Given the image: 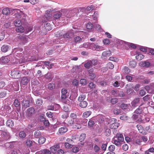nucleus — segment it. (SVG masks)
<instances>
[{
    "label": "nucleus",
    "mask_w": 154,
    "mask_h": 154,
    "mask_svg": "<svg viewBox=\"0 0 154 154\" xmlns=\"http://www.w3.org/2000/svg\"><path fill=\"white\" fill-rule=\"evenodd\" d=\"M123 71L125 74H127L130 71V69L127 67L125 66L122 69Z\"/></svg>",
    "instance_id": "49530a36"
},
{
    "label": "nucleus",
    "mask_w": 154,
    "mask_h": 154,
    "mask_svg": "<svg viewBox=\"0 0 154 154\" xmlns=\"http://www.w3.org/2000/svg\"><path fill=\"white\" fill-rule=\"evenodd\" d=\"M115 149V146L113 145H110L108 147V149L110 152H113Z\"/></svg>",
    "instance_id": "864d4df0"
},
{
    "label": "nucleus",
    "mask_w": 154,
    "mask_h": 154,
    "mask_svg": "<svg viewBox=\"0 0 154 154\" xmlns=\"http://www.w3.org/2000/svg\"><path fill=\"white\" fill-rule=\"evenodd\" d=\"M142 141L140 139H137L134 141V143L135 145H140L141 144Z\"/></svg>",
    "instance_id": "052dcab7"
},
{
    "label": "nucleus",
    "mask_w": 154,
    "mask_h": 154,
    "mask_svg": "<svg viewBox=\"0 0 154 154\" xmlns=\"http://www.w3.org/2000/svg\"><path fill=\"white\" fill-rule=\"evenodd\" d=\"M79 11L78 9L74 8L72 10L69 11H67V13H66V15L65 17H70L74 16L76 13Z\"/></svg>",
    "instance_id": "39448f33"
},
{
    "label": "nucleus",
    "mask_w": 154,
    "mask_h": 154,
    "mask_svg": "<svg viewBox=\"0 0 154 154\" xmlns=\"http://www.w3.org/2000/svg\"><path fill=\"white\" fill-rule=\"evenodd\" d=\"M89 43H85L83 45H81L79 46V48H84L89 49Z\"/></svg>",
    "instance_id": "f704fd0d"
},
{
    "label": "nucleus",
    "mask_w": 154,
    "mask_h": 154,
    "mask_svg": "<svg viewBox=\"0 0 154 154\" xmlns=\"http://www.w3.org/2000/svg\"><path fill=\"white\" fill-rule=\"evenodd\" d=\"M140 66L142 67H148L150 66V63L148 60L142 61L140 63Z\"/></svg>",
    "instance_id": "2eb2a0df"
},
{
    "label": "nucleus",
    "mask_w": 154,
    "mask_h": 154,
    "mask_svg": "<svg viewBox=\"0 0 154 154\" xmlns=\"http://www.w3.org/2000/svg\"><path fill=\"white\" fill-rule=\"evenodd\" d=\"M85 96L84 94L80 95L78 98V100L80 102L84 101L85 98Z\"/></svg>",
    "instance_id": "c756f323"
},
{
    "label": "nucleus",
    "mask_w": 154,
    "mask_h": 154,
    "mask_svg": "<svg viewBox=\"0 0 154 154\" xmlns=\"http://www.w3.org/2000/svg\"><path fill=\"white\" fill-rule=\"evenodd\" d=\"M52 74L50 73H48L45 76V80L47 82H49L52 79Z\"/></svg>",
    "instance_id": "dca6fc26"
},
{
    "label": "nucleus",
    "mask_w": 154,
    "mask_h": 154,
    "mask_svg": "<svg viewBox=\"0 0 154 154\" xmlns=\"http://www.w3.org/2000/svg\"><path fill=\"white\" fill-rule=\"evenodd\" d=\"M143 111V109L141 107L139 106L134 112V113L137 114H141Z\"/></svg>",
    "instance_id": "b1692460"
},
{
    "label": "nucleus",
    "mask_w": 154,
    "mask_h": 154,
    "mask_svg": "<svg viewBox=\"0 0 154 154\" xmlns=\"http://www.w3.org/2000/svg\"><path fill=\"white\" fill-rule=\"evenodd\" d=\"M74 31L72 29L68 31L66 33L63 34V38H71L72 37L74 34Z\"/></svg>",
    "instance_id": "423d86ee"
},
{
    "label": "nucleus",
    "mask_w": 154,
    "mask_h": 154,
    "mask_svg": "<svg viewBox=\"0 0 154 154\" xmlns=\"http://www.w3.org/2000/svg\"><path fill=\"white\" fill-rule=\"evenodd\" d=\"M20 72V74H22L24 75H28L29 74V72L27 70L22 69Z\"/></svg>",
    "instance_id": "5fc2aeb1"
},
{
    "label": "nucleus",
    "mask_w": 154,
    "mask_h": 154,
    "mask_svg": "<svg viewBox=\"0 0 154 154\" xmlns=\"http://www.w3.org/2000/svg\"><path fill=\"white\" fill-rule=\"evenodd\" d=\"M113 112L115 114L118 115L120 113V110L117 108H115L113 110Z\"/></svg>",
    "instance_id": "13d9d810"
},
{
    "label": "nucleus",
    "mask_w": 154,
    "mask_h": 154,
    "mask_svg": "<svg viewBox=\"0 0 154 154\" xmlns=\"http://www.w3.org/2000/svg\"><path fill=\"white\" fill-rule=\"evenodd\" d=\"M20 74V72L13 70L11 71V75L12 78L15 79H17L20 77V75H19Z\"/></svg>",
    "instance_id": "6e6552de"
},
{
    "label": "nucleus",
    "mask_w": 154,
    "mask_h": 154,
    "mask_svg": "<svg viewBox=\"0 0 154 154\" xmlns=\"http://www.w3.org/2000/svg\"><path fill=\"white\" fill-rule=\"evenodd\" d=\"M111 55V52L109 51H104L102 54L103 56H109Z\"/></svg>",
    "instance_id": "7c9ffc66"
},
{
    "label": "nucleus",
    "mask_w": 154,
    "mask_h": 154,
    "mask_svg": "<svg viewBox=\"0 0 154 154\" xmlns=\"http://www.w3.org/2000/svg\"><path fill=\"white\" fill-rule=\"evenodd\" d=\"M94 27L97 30L101 31V30H102L101 27L100 25L94 23Z\"/></svg>",
    "instance_id": "473e14b6"
},
{
    "label": "nucleus",
    "mask_w": 154,
    "mask_h": 154,
    "mask_svg": "<svg viewBox=\"0 0 154 154\" xmlns=\"http://www.w3.org/2000/svg\"><path fill=\"white\" fill-rule=\"evenodd\" d=\"M88 105V103L86 101H82L80 102L79 105L82 108H85Z\"/></svg>",
    "instance_id": "bb28decb"
},
{
    "label": "nucleus",
    "mask_w": 154,
    "mask_h": 154,
    "mask_svg": "<svg viewBox=\"0 0 154 154\" xmlns=\"http://www.w3.org/2000/svg\"><path fill=\"white\" fill-rule=\"evenodd\" d=\"M42 153L43 154H51V152L47 149H45L41 150Z\"/></svg>",
    "instance_id": "58836bf2"
},
{
    "label": "nucleus",
    "mask_w": 154,
    "mask_h": 154,
    "mask_svg": "<svg viewBox=\"0 0 154 154\" xmlns=\"http://www.w3.org/2000/svg\"><path fill=\"white\" fill-rule=\"evenodd\" d=\"M46 139L45 137H41L39 138L38 143L39 144H43L45 141Z\"/></svg>",
    "instance_id": "c85d7f7f"
},
{
    "label": "nucleus",
    "mask_w": 154,
    "mask_h": 154,
    "mask_svg": "<svg viewBox=\"0 0 154 154\" xmlns=\"http://www.w3.org/2000/svg\"><path fill=\"white\" fill-rule=\"evenodd\" d=\"M45 28L47 30L49 31L51 29V27L50 23H46L44 24Z\"/></svg>",
    "instance_id": "5701e85b"
},
{
    "label": "nucleus",
    "mask_w": 154,
    "mask_h": 154,
    "mask_svg": "<svg viewBox=\"0 0 154 154\" xmlns=\"http://www.w3.org/2000/svg\"><path fill=\"white\" fill-rule=\"evenodd\" d=\"M60 148V144H57L50 147L51 152L53 153H55L56 152L57 150Z\"/></svg>",
    "instance_id": "9d476101"
},
{
    "label": "nucleus",
    "mask_w": 154,
    "mask_h": 154,
    "mask_svg": "<svg viewBox=\"0 0 154 154\" xmlns=\"http://www.w3.org/2000/svg\"><path fill=\"white\" fill-rule=\"evenodd\" d=\"M64 146L66 148H71L73 146V145L69 143H66L64 144Z\"/></svg>",
    "instance_id": "680f3d73"
},
{
    "label": "nucleus",
    "mask_w": 154,
    "mask_h": 154,
    "mask_svg": "<svg viewBox=\"0 0 154 154\" xmlns=\"http://www.w3.org/2000/svg\"><path fill=\"white\" fill-rule=\"evenodd\" d=\"M114 144L117 146H121L124 141V138L122 134L117 133L113 139Z\"/></svg>",
    "instance_id": "f257e3e1"
},
{
    "label": "nucleus",
    "mask_w": 154,
    "mask_h": 154,
    "mask_svg": "<svg viewBox=\"0 0 154 154\" xmlns=\"http://www.w3.org/2000/svg\"><path fill=\"white\" fill-rule=\"evenodd\" d=\"M67 10L66 9H63L60 11L56 12L54 14V17L55 19H59L60 17L62 18H64L66 15Z\"/></svg>",
    "instance_id": "f03ea898"
},
{
    "label": "nucleus",
    "mask_w": 154,
    "mask_h": 154,
    "mask_svg": "<svg viewBox=\"0 0 154 154\" xmlns=\"http://www.w3.org/2000/svg\"><path fill=\"white\" fill-rule=\"evenodd\" d=\"M22 105L24 107H28L30 106V101L27 100H23L22 102Z\"/></svg>",
    "instance_id": "f3484780"
},
{
    "label": "nucleus",
    "mask_w": 154,
    "mask_h": 154,
    "mask_svg": "<svg viewBox=\"0 0 154 154\" xmlns=\"http://www.w3.org/2000/svg\"><path fill=\"white\" fill-rule=\"evenodd\" d=\"M7 125L9 127H11L14 126V122L11 120H8L6 122Z\"/></svg>",
    "instance_id": "72a5a7b5"
},
{
    "label": "nucleus",
    "mask_w": 154,
    "mask_h": 154,
    "mask_svg": "<svg viewBox=\"0 0 154 154\" xmlns=\"http://www.w3.org/2000/svg\"><path fill=\"white\" fill-rule=\"evenodd\" d=\"M60 107V106L58 104H54V105H49L47 107V109L48 110H56V108L57 109H59Z\"/></svg>",
    "instance_id": "ddd939ff"
},
{
    "label": "nucleus",
    "mask_w": 154,
    "mask_h": 154,
    "mask_svg": "<svg viewBox=\"0 0 154 154\" xmlns=\"http://www.w3.org/2000/svg\"><path fill=\"white\" fill-rule=\"evenodd\" d=\"M19 136L20 138H23L25 137L26 134L24 131H20L19 133Z\"/></svg>",
    "instance_id": "3c124183"
},
{
    "label": "nucleus",
    "mask_w": 154,
    "mask_h": 154,
    "mask_svg": "<svg viewBox=\"0 0 154 154\" xmlns=\"http://www.w3.org/2000/svg\"><path fill=\"white\" fill-rule=\"evenodd\" d=\"M107 121L108 122V123L109 124L110 123H111L112 122H116L117 121V120L116 119L114 118H111L109 119H108V118L106 119Z\"/></svg>",
    "instance_id": "4d7b16f0"
},
{
    "label": "nucleus",
    "mask_w": 154,
    "mask_h": 154,
    "mask_svg": "<svg viewBox=\"0 0 154 154\" xmlns=\"http://www.w3.org/2000/svg\"><path fill=\"white\" fill-rule=\"evenodd\" d=\"M14 25L16 27L20 26L21 25L22 23L21 21L19 20H15L14 22Z\"/></svg>",
    "instance_id": "a878e982"
},
{
    "label": "nucleus",
    "mask_w": 154,
    "mask_h": 154,
    "mask_svg": "<svg viewBox=\"0 0 154 154\" xmlns=\"http://www.w3.org/2000/svg\"><path fill=\"white\" fill-rule=\"evenodd\" d=\"M103 42L105 45H108L110 42V40L108 38L104 39L103 41Z\"/></svg>",
    "instance_id": "e2e57ef3"
},
{
    "label": "nucleus",
    "mask_w": 154,
    "mask_h": 154,
    "mask_svg": "<svg viewBox=\"0 0 154 154\" xmlns=\"http://www.w3.org/2000/svg\"><path fill=\"white\" fill-rule=\"evenodd\" d=\"M14 104L16 107H18L19 109L20 108V102L18 99H16L14 100Z\"/></svg>",
    "instance_id": "412c9836"
},
{
    "label": "nucleus",
    "mask_w": 154,
    "mask_h": 154,
    "mask_svg": "<svg viewBox=\"0 0 154 154\" xmlns=\"http://www.w3.org/2000/svg\"><path fill=\"white\" fill-rule=\"evenodd\" d=\"M67 131L68 129L66 127H63L60 128L59 129L58 134L59 135H62L64 133L66 132Z\"/></svg>",
    "instance_id": "9b49d317"
},
{
    "label": "nucleus",
    "mask_w": 154,
    "mask_h": 154,
    "mask_svg": "<svg viewBox=\"0 0 154 154\" xmlns=\"http://www.w3.org/2000/svg\"><path fill=\"white\" fill-rule=\"evenodd\" d=\"M144 56L141 54H138L136 56V58L137 60H140L143 59L144 57Z\"/></svg>",
    "instance_id": "de8ad7c7"
},
{
    "label": "nucleus",
    "mask_w": 154,
    "mask_h": 154,
    "mask_svg": "<svg viewBox=\"0 0 154 154\" xmlns=\"http://www.w3.org/2000/svg\"><path fill=\"white\" fill-rule=\"evenodd\" d=\"M140 98L137 97L135 98L131 102V104L132 107H135L138 106V104L140 103Z\"/></svg>",
    "instance_id": "4468645a"
},
{
    "label": "nucleus",
    "mask_w": 154,
    "mask_h": 154,
    "mask_svg": "<svg viewBox=\"0 0 154 154\" xmlns=\"http://www.w3.org/2000/svg\"><path fill=\"white\" fill-rule=\"evenodd\" d=\"M112 104H114L117 103L118 100L116 98H112L110 100Z\"/></svg>",
    "instance_id": "338daca9"
},
{
    "label": "nucleus",
    "mask_w": 154,
    "mask_h": 154,
    "mask_svg": "<svg viewBox=\"0 0 154 154\" xmlns=\"http://www.w3.org/2000/svg\"><path fill=\"white\" fill-rule=\"evenodd\" d=\"M111 132L110 130L108 128H106L105 131V134L106 135H109Z\"/></svg>",
    "instance_id": "774afa93"
},
{
    "label": "nucleus",
    "mask_w": 154,
    "mask_h": 154,
    "mask_svg": "<svg viewBox=\"0 0 154 154\" xmlns=\"http://www.w3.org/2000/svg\"><path fill=\"white\" fill-rule=\"evenodd\" d=\"M1 60H2V62L4 63H6L8 62L9 61L6 57H2Z\"/></svg>",
    "instance_id": "a18cd8bd"
},
{
    "label": "nucleus",
    "mask_w": 154,
    "mask_h": 154,
    "mask_svg": "<svg viewBox=\"0 0 154 154\" xmlns=\"http://www.w3.org/2000/svg\"><path fill=\"white\" fill-rule=\"evenodd\" d=\"M2 14L4 15H8L10 14V11L8 8L3 9L2 11Z\"/></svg>",
    "instance_id": "aec40b11"
},
{
    "label": "nucleus",
    "mask_w": 154,
    "mask_h": 154,
    "mask_svg": "<svg viewBox=\"0 0 154 154\" xmlns=\"http://www.w3.org/2000/svg\"><path fill=\"white\" fill-rule=\"evenodd\" d=\"M80 82L81 84L83 85H85L87 83V80L84 79H81L80 80Z\"/></svg>",
    "instance_id": "37998d69"
},
{
    "label": "nucleus",
    "mask_w": 154,
    "mask_h": 154,
    "mask_svg": "<svg viewBox=\"0 0 154 154\" xmlns=\"http://www.w3.org/2000/svg\"><path fill=\"white\" fill-rule=\"evenodd\" d=\"M5 36V32L2 30L0 31V41L4 38Z\"/></svg>",
    "instance_id": "e433bc0d"
},
{
    "label": "nucleus",
    "mask_w": 154,
    "mask_h": 154,
    "mask_svg": "<svg viewBox=\"0 0 154 154\" xmlns=\"http://www.w3.org/2000/svg\"><path fill=\"white\" fill-rule=\"evenodd\" d=\"M84 67L86 69H89L92 66L90 61H89L85 63L84 65Z\"/></svg>",
    "instance_id": "4c0bfd02"
},
{
    "label": "nucleus",
    "mask_w": 154,
    "mask_h": 154,
    "mask_svg": "<svg viewBox=\"0 0 154 154\" xmlns=\"http://www.w3.org/2000/svg\"><path fill=\"white\" fill-rule=\"evenodd\" d=\"M21 82L22 84L23 85H26L28 82V79L26 77H23L22 79Z\"/></svg>",
    "instance_id": "4be33fe9"
},
{
    "label": "nucleus",
    "mask_w": 154,
    "mask_h": 154,
    "mask_svg": "<svg viewBox=\"0 0 154 154\" xmlns=\"http://www.w3.org/2000/svg\"><path fill=\"white\" fill-rule=\"evenodd\" d=\"M137 127L140 133H141L143 135H146L147 134L145 130H144V128L142 126L140 125H137Z\"/></svg>",
    "instance_id": "f8f14e48"
},
{
    "label": "nucleus",
    "mask_w": 154,
    "mask_h": 154,
    "mask_svg": "<svg viewBox=\"0 0 154 154\" xmlns=\"http://www.w3.org/2000/svg\"><path fill=\"white\" fill-rule=\"evenodd\" d=\"M17 38L18 40L21 42L23 44H24L25 43H27L28 39V37L24 34L22 35L18 34Z\"/></svg>",
    "instance_id": "7ed1b4c3"
},
{
    "label": "nucleus",
    "mask_w": 154,
    "mask_h": 154,
    "mask_svg": "<svg viewBox=\"0 0 154 154\" xmlns=\"http://www.w3.org/2000/svg\"><path fill=\"white\" fill-rule=\"evenodd\" d=\"M27 111L26 116L28 118H31L32 115L34 114L35 112V109L34 108L32 107H31L28 109Z\"/></svg>",
    "instance_id": "20e7f679"
},
{
    "label": "nucleus",
    "mask_w": 154,
    "mask_h": 154,
    "mask_svg": "<svg viewBox=\"0 0 154 154\" xmlns=\"http://www.w3.org/2000/svg\"><path fill=\"white\" fill-rule=\"evenodd\" d=\"M34 137L35 138H39L41 137V134L39 130L36 131L34 133Z\"/></svg>",
    "instance_id": "393cba45"
},
{
    "label": "nucleus",
    "mask_w": 154,
    "mask_h": 154,
    "mask_svg": "<svg viewBox=\"0 0 154 154\" xmlns=\"http://www.w3.org/2000/svg\"><path fill=\"white\" fill-rule=\"evenodd\" d=\"M26 144L27 146L31 147L32 146V142L29 140H27L26 142Z\"/></svg>",
    "instance_id": "69168bd1"
},
{
    "label": "nucleus",
    "mask_w": 154,
    "mask_h": 154,
    "mask_svg": "<svg viewBox=\"0 0 154 154\" xmlns=\"http://www.w3.org/2000/svg\"><path fill=\"white\" fill-rule=\"evenodd\" d=\"M10 49V46L6 45H3L1 48L2 51L4 52H6Z\"/></svg>",
    "instance_id": "6ab92c4d"
},
{
    "label": "nucleus",
    "mask_w": 154,
    "mask_h": 154,
    "mask_svg": "<svg viewBox=\"0 0 154 154\" xmlns=\"http://www.w3.org/2000/svg\"><path fill=\"white\" fill-rule=\"evenodd\" d=\"M68 121L67 124L68 125L72 126L74 123V121L73 119H70L68 120Z\"/></svg>",
    "instance_id": "09e8293b"
},
{
    "label": "nucleus",
    "mask_w": 154,
    "mask_h": 154,
    "mask_svg": "<svg viewBox=\"0 0 154 154\" xmlns=\"http://www.w3.org/2000/svg\"><path fill=\"white\" fill-rule=\"evenodd\" d=\"M96 45L93 43L89 44V49L95 50Z\"/></svg>",
    "instance_id": "8fccbe9b"
},
{
    "label": "nucleus",
    "mask_w": 154,
    "mask_h": 154,
    "mask_svg": "<svg viewBox=\"0 0 154 154\" xmlns=\"http://www.w3.org/2000/svg\"><path fill=\"white\" fill-rule=\"evenodd\" d=\"M136 63H137L135 61L132 60L130 62L129 64L131 67L134 68L136 66Z\"/></svg>",
    "instance_id": "ea45409f"
},
{
    "label": "nucleus",
    "mask_w": 154,
    "mask_h": 154,
    "mask_svg": "<svg viewBox=\"0 0 154 154\" xmlns=\"http://www.w3.org/2000/svg\"><path fill=\"white\" fill-rule=\"evenodd\" d=\"M61 98L62 99L65 100L68 97L67 90L65 88H63L61 90Z\"/></svg>",
    "instance_id": "1a4fd4ad"
},
{
    "label": "nucleus",
    "mask_w": 154,
    "mask_h": 154,
    "mask_svg": "<svg viewBox=\"0 0 154 154\" xmlns=\"http://www.w3.org/2000/svg\"><path fill=\"white\" fill-rule=\"evenodd\" d=\"M119 125V123L115 122L110 125L109 128L111 129H117Z\"/></svg>",
    "instance_id": "a211bd4d"
},
{
    "label": "nucleus",
    "mask_w": 154,
    "mask_h": 154,
    "mask_svg": "<svg viewBox=\"0 0 154 154\" xmlns=\"http://www.w3.org/2000/svg\"><path fill=\"white\" fill-rule=\"evenodd\" d=\"M91 112L89 111H86L84 113L83 115V117L84 118H87L91 114Z\"/></svg>",
    "instance_id": "2f4dec72"
},
{
    "label": "nucleus",
    "mask_w": 154,
    "mask_h": 154,
    "mask_svg": "<svg viewBox=\"0 0 154 154\" xmlns=\"http://www.w3.org/2000/svg\"><path fill=\"white\" fill-rule=\"evenodd\" d=\"M42 121L43 122L44 125L46 126H48L49 125V121L48 120H45V119L44 118L42 117Z\"/></svg>",
    "instance_id": "c03bdc74"
},
{
    "label": "nucleus",
    "mask_w": 154,
    "mask_h": 154,
    "mask_svg": "<svg viewBox=\"0 0 154 154\" xmlns=\"http://www.w3.org/2000/svg\"><path fill=\"white\" fill-rule=\"evenodd\" d=\"M94 27V25L91 23H89L87 24L86 27L87 29L89 30H91Z\"/></svg>",
    "instance_id": "79ce46f5"
},
{
    "label": "nucleus",
    "mask_w": 154,
    "mask_h": 154,
    "mask_svg": "<svg viewBox=\"0 0 154 154\" xmlns=\"http://www.w3.org/2000/svg\"><path fill=\"white\" fill-rule=\"evenodd\" d=\"M94 124L95 123L94 121L90 120L88 122V125L89 127H91L93 126Z\"/></svg>",
    "instance_id": "bf43d9fd"
},
{
    "label": "nucleus",
    "mask_w": 154,
    "mask_h": 154,
    "mask_svg": "<svg viewBox=\"0 0 154 154\" xmlns=\"http://www.w3.org/2000/svg\"><path fill=\"white\" fill-rule=\"evenodd\" d=\"M74 40L76 43H80L82 39L80 37L77 36L74 38Z\"/></svg>",
    "instance_id": "a19ab883"
},
{
    "label": "nucleus",
    "mask_w": 154,
    "mask_h": 154,
    "mask_svg": "<svg viewBox=\"0 0 154 154\" xmlns=\"http://www.w3.org/2000/svg\"><path fill=\"white\" fill-rule=\"evenodd\" d=\"M23 50V49L20 48H14L13 51V52L14 53H16L18 52H22Z\"/></svg>",
    "instance_id": "6e6d98bb"
},
{
    "label": "nucleus",
    "mask_w": 154,
    "mask_h": 154,
    "mask_svg": "<svg viewBox=\"0 0 154 154\" xmlns=\"http://www.w3.org/2000/svg\"><path fill=\"white\" fill-rule=\"evenodd\" d=\"M94 69L91 68L88 71L89 78L91 80H94L96 76V75L94 73Z\"/></svg>",
    "instance_id": "0eeeda50"
},
{
    "label": "nucleus",
    "mask_w": 154,
    "mask_h": 154,
    "mask_svg": "<svg viewBox=\"0 0 154 154\" xmlns=\"http://www.w3.org/2000/svg\"><path fill=\"white\" fill-rule=\"evenodd\" d=\"M117 91L116 89H113L112 90L111 93L112 95L116 96L117 94Z\"/></svg>",
    "instance_id": "0e129e2a"
},
{
    "label": "nucleus",
    "mask_w": 154,
    "mask_h": 154,
    "mask_svg": "<svg viewBox=\"0 0 154 154\" xmlns=\"http://www.w3.org/2000/svg\"><path fill=\"white\" fill-rule=\"evenodd\" d=\"M98 120L100 123H103L104 121V117L102 115H100L98 116Z\"/></svg>",
    "instance_id": "c9c22d12"
},
{
    "label": "nucleus",
    "mask_w": 154,
    "mask_h": 154,
    "mask_svg": "<svg viewBox=\"0 0 154 154\" xmlns=\"http://www.w3.org/2000/svg\"><path fill=\"white\" fill-rule=\"evenodd\" d=\"M16 31L17 32H23L24 31V29L23 26H18L16 29Z\"/></svg>",
    "instance_id": "cd10ccee"
},
{
    "label": "nucleus",
    "mask_w": 154,
    "mask_h": 154,
    "mask_svg": "<svg viewBox=\"0 0 154 154\" xmlns=\"http://www.w3.org/2000/svg\"><path fill=\"white\" fill-rule=\"evenodd\" d=\"M85 138V134H82L79 137V141H82Z\"/></svg>",
    "instance_id": "603ef678"
}]
</instances>
